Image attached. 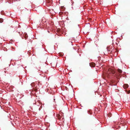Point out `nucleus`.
<instances>
[{
  "mask_svg": "<svg viewBox=\"0 0 130 130\" xmlns=\"http://www.w3.org/2000/svg\"><path fill=\"white\" fill-rule=\"evenodd\" d=\"M115 72L114 70L111 69H109L107 72V74L108 75L109 74H115Z\"/></svg>",
  "mask_w": 130,
  "mask_h": 130,
  "instance_id": "nucleus-1",
  "label": "nucleus"
},
{
  "mask_svg": "<svg viewBox=\"0 0 130 130\" xmlns=\"http://www.w3.org/2000/svg\"><path fill=\"white\" fill-rule=\"evenodd\" d=\"M118 71L120 73H121L122 72V71L119 69H118Z\"/></svg>",
  "mask_w": 130,
  "mask_h": 130,
  "instance_id": "nucleus-6",
  "label": "nucleus"
},
{
  "mask_svg": "<svg viewBox=\"0 0 130 130\" xmlns=\"http://www.w3.org/2000/svg\"><path fill=\"white\" fill-rule=\"evenodd\" d=\"M89 65L91 67H94L95 66V64L94 63H90Z\"/></svg>",
  "mask_w": 130,
  "mask_h": 130,
  "instance_id": "nucleus-4",
  "label": "nucleus"
},
{
  "mask_svg": "<svg viewBox=\"0 0 130 130\" xmlns=\"http://www.w3.org/2000/svg\"><path fill=\"white\" fill-rule=\"evenodd\" d=\"M54 101H55V99H54Z\"/></svg>",
  "mask_w": 130,
  "mask_h": 130,
  "instance_id": "nucleus-10",
  "label": "nucleus"
},
{
  "mask_svg": "<svg viewBox=\"0 0 130 130\" xmlns=\"http://www.w3.org/2000/svg\"><path fill=\"white\" fill-rule=\"evenodd\" d=\"M107 50L108 52H110L111 50L110 49H108L107 47Z\"/></svg>",
  "mask_w": 130,
  "mask_h": 130,
  "instance_id": "nucleus-8",
  "label": "nucleus"
},
{
  "mask_svg": "<svg viewBox=\"0 0 130 130\" xmlns=\"http://www.w3.org/2000/svg\"><path fill=\"white\" fill-rule=\"evenodd\" d=\"M34 84V83H31V86H33V84Z\"/></svg>",
  "mask_w": 130,
  "mask_h": 130,
  "instance_id": "nucleus-9",
  "label": "nucleus"
},
{
  "mask_svg": "<svg viewBox=\"0 0 130 130\" xmlns=\"http://www.w3.org/2000/svg\"><path fill=\"white\" fill-rule=\"evenodd\" d=\"M3 22V20L2 18H0V22L2 23Z\"/></svg>",
  "mask_w": 130,
  "mask_h": 130,
  "instance_id": "nucleus-7",
  "label": "nucleus"
},
{
  "mask_svg": "<svg viewBox=\"0 0 130 130\" xmlns=\"http://www.w3.org/2000/svg\"><path fill=\"white\" fill-rule=\"evenodd\" d=\"M41 107V105H36L35 108V109L36 111H38L40 110V108Z\"/></svg>",
  "mask_w": 130,
  "mask_h": 130,
  "instance_id": "nucleus-2",
  "label": "nucleus"
},
{
  "mask_svg": "<svg viewBox=\"0 0 130 130\" xmlns=\"http://www.w3.org/2000/svg\"><path fill=\"white\" fill-rule=\"evenodd\" d=\"M23 37H24V39H27L28 36L26 33L24 32L23 34Z\"/></svg>",
  "mask_w": 130,
  "mask_h": 130,
  "instance_id": "nucleus-3",
  "label": "nucleus"
},
{
  "mask_svg": "<svg viewBox=\"0 0 130 130\" xmlns=\"http://www.w3.org/2000/svg\"><path fill=\"white\" fill-rule=\"evenodd\" d=\"M123 87H124V89H126V88H127L129 86L128 84H125V85H124L123 86Z\"/></svg>",
  "mask_w": 130,
  "mask_h": 130,
  "instance_id": "nucleus-5",
  "label": "nucleus"
}]
</instances>
